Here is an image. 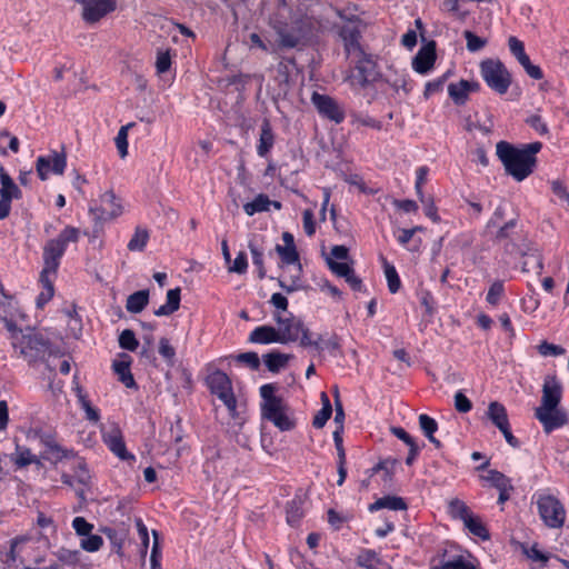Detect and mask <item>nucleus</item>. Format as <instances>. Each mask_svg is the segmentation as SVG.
<instances>
[{"instance_id":"obj_1","label":"nucleus","mask_w":569,"mask_h":569,"mask_svg":"<svg viewBox=\"0 0 569 569\" xmlns=\"http://www.w3.org/2000/svg\"><path fill=\"white\" fill-rule=\"evenodd\" d=\"M539 141L516 147L508 141H499L496 144V154L501 161L507 174L516 181H523L533 173L537 167V153L541 150Z\"/></svg>"},{"instance_id":"obj_2","label":"nucleus","mask_w":569,"mask_h":569,"mask_svg":"<svg viewBox=\"0 0 569 569\" xmlns=\"http://www.w3.org/2000/svg\"><path fill=\"white\" fill-rule=\"evenodd\" d=\"M270 24L279 37V46L288 49L296 48L300 43L301 38L320 31L323 26L320 18L308 13L293 20L297 32L289 31L287 23L278 19L277 16L271 18Z\"/></svg>"},{"instance_id":"obj_3","label":"nucleus","mask_w":569,"mask_h":569,"mask_svg":"<svg viewBox=\"0 0 569 569\" xmlns=\"http://www.w3.org/2000/svg\"><path fill=\"white\" fill-rule=\"evenodd\" d=\"M276 386L266 383L260 387L261 416L272 422L280 431H290L296 427L295 419L289 415V407L282 398L274 395Z\"/></svg>"},{"instance_id":"obj_4","label":"nucleus","mask_w":569,"mask_h":569,"mask_svg":"<svg viewBox=\"0 0 569 569\" xmlns=\"http://www.w3.org/2000/svg\"><path fill=\"white\" fill-rule=\"evenodd\" d=\"M12 347L19 350L20 356L29 363L47 361L49 357L58 355L49 339L34 329H28L21 335L14 333Z\"/></svg>"},{"instance_id":"obj_5","label":"nucleus","mask_w":569,"mask_h":569,"mask_svg":"<svg viewBox=\"0 0 569 569\" xmlns=\"http://www.w3.org/2000/svg\"><path fill=\"white\" fill-rule=\"evenodd\" d=\"M79 238L80 230L76 227L67 226L56 238L48 240L43 247V268L41 272L57 274L61 258L69 243L78 242Z\"/></svg>"},{"instance_id":"obj_6","label":"nucleus","mask_w":569,"mask_h":569,"mask_svg":"<svg viewBox=\"0 0 569 569\" xmlns=\"http://www.w3.org/2000/svg\"><path fill=\"white\" fill-rule=\"evenodd\" d=\"M273 320L278 325L277 331H279L280 343L287 345L299 341L302 348L313 347L315 349H320V342L311 339V332L301 319L292 315L282 317L277 312L273 315Z\"/></svg>"},{"instance_id":"obj_7","label":"nucleus","mask_w":569,"mask_h":569,"mask_svg":"<svg viewBox=\"0 0 569 569\" xmlns=\"http://www.w3.org/2000/svg\"><path fill=\"white\" fill-rule=\"evenodd\" d=\"M480 74L487 86L499 94H505L511 84V74L498 59H486L480 63Z\"/></svg>"},{"instance_id":"obj_8","label":"nucleus","mask_w":569,"mask_h":569,"mask_svg":"<svg viewBox=\"0 0 569 569\" xmlns=\"http://www.w3.org/2000/svg\"><path fill=\"white\" fill-rule=\"evenodd\" d=\"M353 57L357 58L355 62V70L357 73H351L346 80H348L350 86L353 88L365 89L379 79L380 72L378 70V64L373 57L365 51H361Z\"/></svg>"},{"instance_id":"obj_9","label":"nucleus","mask_w":569,"mask_h":569,"mask_svg":"<svg viewBox=\"0 0 569 569\" xmlns=\"http://www.w3.org/2000/svg\"><path fill=\"white\" fill-rule=\"evenodd\" d=\"M537 508L541 520L547 527L558 529L563 526L566 510L558 498L550 493H538Z\"/></svg>"},{"instance_id":"obj_10","label":"nucleus","mask_w":569,"mask_h":569,"mask_svg":"<svg viewBox=\"0 0 569 569\" xmlns=\"http://www.w3.org/2000/svg\"><path fill=\"white\" fill-rule=\"evenodd\" d=\"M211 393L216 395L227 407L231 417L237 416V399L232 390L230 378L221 370H216L207 378Z\"/></svg>"},{"instance_id":"obj_11","label":"nucleus","mask_w":569,"mask_h":569,"mask_svg":"<svg viewBox=\"0 0 569 569\" xmlns=\"http://www.w3.org/2000/svg\"><path fill=\"white\" fill-rule=\"evenodd\" d=\"M122 208L112 191L100 196L99 202L89 208V213L96 224H103L121 214Z\"/></svg>"},{"instance_id":"obj_12","label":"nucleus","mask_w":569,"mask_h":569,"mask_svg":"<svg viewBox=\"0 0 569 569\" xmlns=\"http://www.w3.org/2000/svg\"><path fill=\"white\" fill-rule=\"evenodd\" d=\"M535 418L541 423L546 435H550L555 430L569 425V415L562 406L553 408H536Z\"/></svg>"},{"instance_id":"obj_13","label":"nucleus","mask_w":569,"mask_h":569,"mask_svg":"<svg viewBox=\"0 0 569 569\" xmlns=\"http://www.w3.org/2000/svg\"><path fill=\"white\" fill-rule=\"evenodd\" d=\"M0 220H3L10 214L11 201L21 199L22 192L2 167L0 168Z\"/></svg>"},{"instance_id":"obj_14","label":"nucleus","mask_w":569,"mask_h":569,"mask_svg":"<svg viewBox=\"0 0 569 569\" xmlns=\"http://www.w3.org/2000/svg\"><path fill=\"white\" fill-rule=\"evenodd\" d=\"M67 167V156L64 152L52 151L48 156L38 157L36 170L39 178L44 181L49 173L62 174Z\"/></svg>"},{"instance_id":"obj_15","label":"nucleus","mask_w":569,"mask_h":569,"mask_svg":"<svg viewBox=\"0 0 569 569\" xmlns=\"http://www.w3.org/2000/svg\"><path fill=\"white\" fill-rule=\"evenodd\" d=\"M311 102L317 109L318 113L336 123H341L345 120V112L338 102L328 94L313 92Z\"/></svg>"},{"instance_id":"obj_16","label":"nucleus","mask_w":569,"mask_h":569,"mask_svg":"<svg viewBox=\"0 0 569 569\" xmlns=\"http://www.w3.org/2000/svg\"><path fill=\"white\" fill-rule=\"evenodd\" d=\"M562 391V385L556 376H546L542 385L541 401L537 408H553L561 406Z\"/></svg>"},{"instance_id":"obj_17","label":"nucleus","mask_w":569,"mask_h":569,"mask_svg":"<svg viewBox=\"0 0 569 569\" xmlns=\"http://www.w3.org/2000/svg\"><path fill=\"white\" fill-rule=\"evenodd\" d=\"M82 3V18L86 22L89 23L99 21L102 17L113 11L116 8V2L113 0H84Z\"/></svg>"},{"instance_id":"obj_18","label":"nucleus","mask_w":569,"mask_h":569,"mask_svg":"<svg viewBox=\"0 0 569 569\" xmlns=\"http://www.w3.org/2000/svg\"><path fill=\"white\" fill-rule=\"evenodd\" d=\"M436 59V42L430 41L417 52L412 60V68L420 74H427L433 68Z\"/></svg>"},{"instance_id":"obj_19","label":"nucleus","mask_w":569,"mask_h":569,"mask_svg":"<svg viewBox=\"0 0 569 569\" xmlns=\"http://www.w3.org/2000/svg\"><path fill=\"white\" fill-rule=\"evenodd\" d=\"M339 37L343 42L347 57H353L355 54L363 51L360 44L361 32L357 26H342L339 30Z\"/></svg>"},{"instance_id":"obj_20","label":"nucleus","mask_w":569,"mask_h":569,"mask_svg":"<svg viewBox=\"0 0 569 569\" xmlns=\"http://www.w3.org/2000/svg\"><path fill=\"white\" fill-rule=\"evenodd\" d=\"M479 87L476 81L460 80L448 86V94L457 106H462L468 100L469 93L479 90Z\"/></svg>"},{"instance_id":"obj_21","label":"nucleus","mask_w":569,"mask_h":569,"mask_svg":"<svg viewBox=\"0 0 569 569\" xmlns=\"http://www.w3.org/2000/svg\"><path fill=\"white\" fill-rule=\"evenodd\" d=\"M284 244H277L274 250L279 254L282 263L295 264L299 262V253L295 244L293 236L286 231L282 233Z\"/></svg>"},{"instance_id":"obj_22","label":"nucleus","mask_w":569,"mask_h":569,"mask_svg":"<svg viewBox=\"0 0 569 569\" xmlns=\"http://www.w3.org/2000/svg\"><path fill=\"white\" fill-rule=\"evenodd\" d=\"M279 331L277 328L263 325L256 327L248 337V342L258 345L280 343Z\"/></svg>"},{"instance_id":"obj_23","label":"nucleus","mask_w":569,"mask_h":569,"mask_svg":"<svg viewBox=\"0 0 569 569\" xmlns=\"http://www.w3.org/2000/svg\"><path fill=\"white\" fill-rule=\"evenodd\" d=\"M356 563L366 569H393L372 549H362L356 558Z\"/></svg>"},{"instance_id":"obj_24","label":"nucleus","mask_w":569,"mask_h":569,"mask_svg":"<svg viewBox=\"0 0 569 569\" xmlns=\"http://www.w3.org/2000/svg\"><path fill=\"white\" fill-rule=\"evenodd\" d=\"M104 442L108 448L121 460H133L134 456L129 453L126 448L120 430L116 429L103 436Z\"/></svg>"},{"instance_id":"obj_25","label":"nucleus","mask_w":569,"mask_h":569,"mask_svg":"<svg viewBox=\"0 0 569 569\" xmlns=\"http://www.w3.org/2000/svg\"><path fill=\"white\" fill-rule=\"evenodd\" d=\"M274 144V134L271 124L268 120H263L260 128L259 143L257 146V153L261 158H266Z\"/></svg>"},{"instance_id":"obj_26","label":"nucleus","mask_w":569,"mask_h":569,"mask_svg":"<svg viewBox=\"0 0 569 569\" xmlns=\"http://www.w3.org/2000/svg\"><path fill=\"white\" fill-rule=\"evenodd\" d=\"M122 360H116L112 363V368L114 373L118 376L119 381H121L127 388H138L134 381V378L130 371V359L128 355H123Z\"/></svg>"},{"instance_id":"obj_27","label":"nucleus","mask_w":569,"mask_h":569,"mask_svg":"<svg viewBox=\"0 0 569 569\" xmlns=\"http://www.w3.org/2000/svg\"><path fill=\"white\" fill-rule=\"evenodd\" d=\"M57 274L40 272L39 281L42 286V290L37 297V307L43 308L44 305H47L54 295V279Z\"/></svg>"},{"instance_id":"obj_28","label":"nucleus","mask_w":569,"mask_h":569,"mask_svg":"<svg viewBox=\"0 0 569 569\" xmlns=\"http://www.w3.org/2000/svg\"><path fill=\"white\" fill-rule=\"evenodd\" d=\"M408 506L403 498L397 496H385L377 499L373 503H370L368 509L370 512L378 511L380 509L390 510H407Z\"/></svg>"},{"instance_id":"obj_29","label":"nucleus","mask_w":569,"mask_h":569,"mask_svg":"<svg viewBox=\"0 0 569 569\" xmlns=\"http://www.w3.org/2000/svg\"><path fill=\"white\" fill-rule=\"evenodd\" d=\"M487 416L499 430L506 429L510 425L505 406L498 401L489 403Z\"/></svg>"},{"instance_id":"obj_30","label":"nucleus","mask_w":569,"mask_h":569,"mask_svg":"<svg viewBox=\"0 0 569 569\" xmlns=\"http://www.w3.org/2000/svg\"><path fill=\"white\" fill-rule=\"evenodd\" d=\"M523 261H522V271L523 272H536L541 273L543 269V261L540 251L536 248L529 249L527 252H521Z\"/></svg>"},{"instance_id":"obj_31","label":"nucleus","mask_w":569,"mask_h":569,"mask_svg":"<svg viewBox=\"0 0 569 569\" xmlns=\"http://www.w3.org/2000/svg\"><path fill=\"white\" fill-rule=\"evenodd\" d=\"M181 290L180 288L170 289L167 292V302L154 310L158 317L169 316L177 311L180 307Z\"/></svg>"},{"instance_id":"obj_32","label":"nucleus","mask_w":569,"mask_h":569,"mask_svg":"<svg viewBox=\"0 0 569 569\" xmlns=\"http://www.w3.org/2000/svg\"><path fill=\"white\" fill-rule=\"evenodd\" d=\"M73 457V450L63 448L59 443L51 446L49 449H43V451L41 452V458L44 459L46 461H49L52 465H57L64 459Z\"/></svg>"},{"instance_id":"obj_33","label":"nucleus","mask_w":569,"mask_h":569,"mask_svg":"<svg viewBox=\"0 0 569 569\" xmlns=\"http://www.w3.org/2000/svg\"><path fill=\"white\" fill-rule=\"evenodd\" d=\"M291 356L279 351H271L263 355V362L270 372L277 373L286 368Z\"/></svg>"},{"instance_id":"obj_34","label":"nucleus","mask_w":569,"mask_h":569,"mask_svg":"<svg viewBox=\"0 0 569 569\" xmlns=\"http://www.w3.org/2000/svg\"><path fill=\"white\" fill-rule=\"evenodd\" d=\"M149 303V290H139L127 298L126 308L131 313L141 312Z\"/></svg>"},{"instance_id":"obj_35","label":"nucleus","mask_w":569,"mask_h":569,"mask_svg":"<svg viewBox=\"0 0 569 569\" xmlns=\"http://www.w3.org/2000/svg\"><path fill=\"white\" fill-rule=\"evenodd\" d=\"M287 522L295 527L298 526L303 518V500L300 497H295L287 503L286 507Z\"/></svg>"},{"instance_id":"obj_36","label":"nucleus","mask_w":569,"mask_h":569,"mask_svg":"<svg viewBox=\"0 0 569 569\" xmlns=\"http://www.w3.org/2000/svg\"><path fill=\"white\" fill-rule=\"evenodd\" d=\"M462 522L465 525V528L468 529V531L471 535L482 540H488L490 538L489 531L487 530L482 520L480 519L479 516L475 515L473 512L469 515Z\"/></svg>"},{"instance_id":"obj_37","label":"nucleus","mask_w":569,"mask_h":569,"mask_svg":"<svg viewBox=\"0 0 569 569\" xmlns=\"http://www.w3.org/2000/svg\"><path fill=\"white\" fill-rule=\"evenodd\" d=\"M321 401L322 408L316 413L312 420V426L316 429L323 428L332 415V406L326 392H321Z\"/></svg>"},{"instance_id":"obj_38","label":"nucleus","mask_w":569,"mask_h":569,"mask_svg":"<svg viewBox=\"0 0 569 569\" xmlns=\"http://www.w3.org/2000/svg\"><path fill=\"white\" fill-rule=\"evenodd\" d=\"M419 425L423 435L429 439V441L437 448L441 447V442L433 436L438 430L437 421L428 415L422 413L419 416Z\"/></svg>"},{"instance_id":"obj_39","label":"nucleus","mask_w":569,"mask_h":569,"mask_svg":"<svg viewBox=\"0 0 569 569\" xmlns=\"http://www.w3.org/2000/svg\"><path fill=\"white\" fill-rule=\"evenodd\" d=\"M481 480L488 482L491 487L499 490L512 488L510 479L498 470H489L486 476H481Z\"/></svg>"},{"instance_id":"obj_40","label":"nucleus","mask_w":569,"mask_h":569,"mask_svg":"<svg viewBox=\"0 0 569 569\" xmlns=\"http://www.w3.org/2000/svg\"><path fill=\"white\" fill-rule=\"evenodd\" d=\"M388 289L391 293H397L401 287V281L393 264L389 263L386 258L381 257Z\"/></svg>"},{"instance_id":"obj_41","label":"nucleus","mask_w":569,"mask_h":569,"mask_svg":"<svg viewBox=\"0 0 569 569\" xmlns=\"http://www.w3.org/2000/svg\"><path fill=\"white\" fill-rule=\"evenodd\" d=\"M10 459L18 469L26 468L31 465V461H36L31 450L19 443L16 445V452L11 455Z\"/></svg>"},{"instance_id":"obj_42","label":"nucleus","mask_w":569,"mask_h":569,"mask_svg":"<svg viewBox=\"0 0 569 569\" xmlns=\"http://www.w3.org/2000/svg\"><path fill=\"white\" fill-rule=\"evenodd\" d=\"M397 463H398V461L392 458H387L385 460H381L369 470L370 476H373V475L382 471V480L385 482H389L392 479Z\"/></svg>"},{"instance_id":"obj_43","label":"nucleus","mask_w":569,"mask_h":569,"mask_svg":"<svg viewBox=\"0 0 569 569\" xmlns=\"http://www.w3.org/2000/svg\"><path fill=\"white\" fill-rule=\"evenodd\" d=\"M271 206V200L266 194L257 196L252 201L243 206V210L248 216H253L257 212L268 211Z\"/></svg>"},{"instance_id":"obj_44","label":"nucleus","mask_w":569,"mask_h":569,"mask_svg":"<svg viewBox=\"0 0 569 569\" xmlns=\"http://www.w3.org/2000/svg\"><path fill=\"white\" fill-rule=\"evenodd\" d=\"M293 271H295V273H292V276L290 277L289 282L284 279L278 280L279 286L288 293L295 292L302 288V283H301L302 268H301L300 262L295 263Z\"/></svg>"},{"instance_id":"obj_45","label":"nucleus","mask_w":569,"mask_h":569,"mask_svg":"<svg viewBox=\"0 0 569 569\" xmlns=\"http://www.w3.org/2000/svg\"><path fill=\"white\" fill-rule=\"evenodd\" d=\"M448 512L452 519L465 521L472 513L470 508L460 499L455 498L449 501Z\"/></svg>"},{"instance_id":"obj_46","label":"nucleus","mask_w":569,"mask_h":569,"mask_svg":"<svg viewBox=\"0 0 569 569\" xmlns=\"http://www.w3.org/2000/svg\"><path fill=\"white\" fill-rule=\"evenodd\" d=\"M76 390H77L79 403L86 412V418L91 422H98L100 419L99 410L91 406V403L87 399L86 395L82 393V389L80 387H77Z\"/></svg>"},{"instance_id":"obj_47","label":"nucleus","mask_w":569,"mask_h":569,"mask_svg":"<svg viewBox=\"0 0 569 569\" xmlns=\"http://www.w3.org/2000/svg\"><path fill=\"white\" fill-rule=\"evenodd\" d=\"M149 232L142 228H136L134 234L128 242V249L130 251H142L148 242Z\"/></svg>"},{"instance_id":"obj_48","label":"nucleus","mask_w":569,"mask_h":569,"mask_svg":"<svg viewBox=\"0 0 569 569\" xmlns=\"http://www.w3.org/2000/svg\"><path fill=\"white\" fill-rule=\"evenodd\" d=\"M159 355L164 359L168 366L173 367L176 362V349L171 346L170 340L162 337L159 340Z\"/></svg>"},{"instance_id":"obj_49","label":"nucleus","mask_w":569,"mask_h":569,"mask_svg":"<svg viewBox=\"0 0 569 569\" xmlns=\"http://www.w3.org/2000/svg\"><path fill=\"white\" fill-rule=\"evenodd\" d=\"M134 123H128L126 126H122L114 139L117 149L119 151V154L121 158H124L128 154V130L132 128Z\"/></svg>"},{"instance_id":"obj_50","label":"nucleus","mask_w":569,"mask_h":569,"mask_svg":"<svg viewBox=\"0 0 569 569\" xmlns=\"http://www.w3.org/2000/svg\"><path fill=\"white\" fill-rule=\"evenodd\" d=\"M249 249L252 257V263L258 268V278L266 277V269L263 266V250L259 248L253 241L249 242Z\"/></svg>"},{"instance_id":"obj_51","label":"nucleus","mask_w":569,"mask_h":569,"mask_svg":"<svg viewBox=\"0 0 569 569\" xmlns=\"http://www.w3.org/2000/svg\"><path fill=\"white\" fill-rule=\"evenodd\" d=\"M73 471L74 477L80 485L86 487L90 485L91 476L83 459H77L73 466Z\"/></svg>"},{"instance_id":"obj_52","label":"nucleus","mask_w":569,"mask_h":569,"mask_svg":"<svg viewBox=\"0 0 569 569\" xmlns=\"http://www.w3.org/2000/svg\"><path fill=\"white\" fill-rule=\"evenodd\" d=\"M463 38L467 41V49L470 52H478L482 50L487 44V40L485 38L478 37L470 30L463 31Z\"/></svg>"},{"instance_id":"obj_53","label":"nucleus","mask_w":569,"mask_h":569,"mask_svg":"<svg viewBox=\"0 0 569 569\" xmlns=\"http://www.w3.org/2000/svg\"><path fill=\"white\" fill-rule=\"evenodd\" d=\"M505 293L503 282L495 281L488 289L486 301L491 306H497Z\"/></svg>"},{"instance_id":"obj_54","label":"nucleus","mask_w":569,"mask_h":569,"mask_svg":"<svg viewBox=\"0 0 569 569\" xmlns=\"http://www.w3.org/2000/svg\"><path fill=\"white\" fill-rule=\"evenodd\" d=\"M119 346L124 350L136 351L139 347V342L134 332L130 329H124L119 336Z\"/></svg>"},{"instance_id":"obj_55","label":"nucleus","mask_w":569,"mask_h":569,"mask_svg":"<svg viewBox=\"0 0 569 569\" xmlns=\"http://www.w3.org/2000/svg\"><path fill=\"white\" fill-rule=\"evenodd\" d=\"M517 227V220L516 219H511L509 220L508 222H506L497 232L496 234V241L497 242H505L509 239H512V238H516V237H519L516 232H515V229Z\"/></svg>"},{"instance_id":"obj_56","label":"nucleus","mask_w":569,"mask_h":569,"mask_svg":"<svg viewBox=\"0 0 569 569\" xmlns=\"http://www.w3.org/2000/svg\"><path fill=\"white\" fill-rule=\"evenodd\" d=\"M56 556L61 562H63L68 566H76L80 561V551H78V550L60 548L56 552Z\"/></svg>"},{"instance_id":"obj_57","label":"nucleus","mask_w":569,"mask_h":569,"mask_svg":"<svg viewBox=\"0 0 569 569\" xmlns=\"http://www.w3.org/2000/svg\"><path fill=\"white\" fill-rule=\"evenodd\" d=\"M449 73H450V71L446 72L445 74H442L441 77H439L432 81L427 82L426 87H425V92H423L425 98L428 99L432 94L442 91L445 82L447 81Z\"/></svg>"},{"instance_id":"obj_58","label":"nucleus","mask_w":569,"mask_h":569,"mask_svg":"<svg viewBox=\"0 0 569 569\" xmlns=\"http://www.w3.org/2000/svg\"><path fill=\"white\" fill-rule=\"evenodd\" d=\"M236 360L252 370H258L260 367V358L258 353L253 351L239 353Z\"/></svg>"},{"instance_id":"obj_59","label":"nucleus","mask_w":569,"mask_h":569,"mask_svg":"<svg viewBox=\"0 0 569 569\" xmlns=\"http://www.w3.org/2000/svg\"><path fill=\"white\" fill-rule=\"evenodd\" d=\"M153 543L150 555V566L151 569H161L160 560H161V549H160V542H159V533L153 530Z\"/></svg>"},{"instance_id":"obj_60","label":"nucleus","mask_w":569,"mask_h":569,"mask_svg":"<svg viewBox=\"0 0 569 569\" xmlns=\"http://www.w3.org/2000/svg\"><path fill=\"white\" fill-rule=\"evenodd\" d=\"M103 545V539L99 535H88L81 540V548L88 552L98 551Z\"/></svg>"},{"instance_id":"obj_61","label":"nucleus","mask_w":569,"mask_h":569,"mask_svg":"<svg viewBox=\"0 0 569 569\" xmlns=\"http://www.w3.org/2000/svg\"><path fill=\"white\" fill-rule=\"evenodd\" d=\"M418 197L420 202L423 204L425 214L433 222H438L440 220V217L437 213V207L433 202V199L431 197H426L423 193H421V196Z\"/></svg>"},{"instance_id":"obj_62","label":"nucleus","mask_w":569,"mask_h":569,"mask_svg":"<svg viewBox=\"0 0 569 569\" xmlns=\"http://www.w3.org/2000/svg\"><path fill=\"white\" fill-rule=\"evenodd\" d=\"M526 123L541 136L549 133L547 123L539 114H531L527 118Z\"/></svg>"},{"instance_id":"obj_63","label":"nucleus","mask_w":569,"mask_h":569,"mask_svg":"<svg viewBox=\"0 0 569 569\" xmlns=\"http://www.w3.org/2000/svg\"><path fill=\"white\" fill-rule=\"evenodd\" d=\"M538 351L543 357H549V356L557 357V356H561L565 353V349L562 347L553 345V343H549L548 341H542L538 346Z\"/></svg>"},{"instance_id":"obj_64","label":"nucleus","mask_w":569,"mask_h":569,"mask_svg":"<svg viewBox=\"0 0 569 569\" xmlns=\"http://www.w3.org/2000/svg\"><path fill=\"white\" fill-rule=\"evenodd\" d=\"M439 569H476L475 565L463 557L446 561Z\"/></svg>"}]
</instances>
